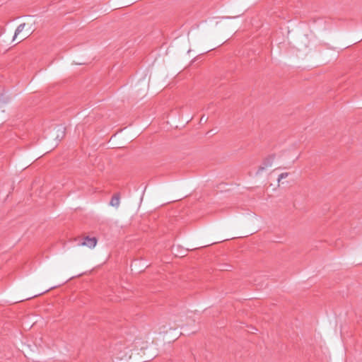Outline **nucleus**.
Returning <instances> with one entry per match:
<instances>
[{
    "instance_id": "5",
    "label": "nucleus",
    "mask_w": 362,
    "mask_h": 362,
    "mask_svg": "<svg viewBox=\"0 0 362 362\" xmlns=\"http://www.w3.org/2000/svg\"><path fill=\"white\" fill-rule=\"evenodd\" d=\"M288 175H289V173H283L280 174V175H279L278 179H277L278 182L279 183V182H280V181H281L282 179H284V178L287 177L288 176Z\"/></svg>"
},
{
    "instance_id": "3",
    "label": "nucleus",
    "mask_w": 362,
    "mask_h": 362,
    "mask_svg": "<svg viewBox=\"0 0 362 362\" xmlns=\"http://www.w3.org/2000/svg\"><path fill=\"white\" fill-rule=\"evenodd\" d=\"M25 26V23H21V24H20V25L17 27V28H16V31H15V34H14V36H13V41L16 40V38L17 35H18V34H20V33L23 30V29H24Z\"/></svg>"
},
{
    "instance_id": "4",
    "label": "nucleus",
    "mask_w": 362,
    "mask_h": 362,
    "mask_svg": "<svg viewBox=\"0 0 362 362\" xmlns=\"http://www.w3.org/2000/svg\"><path fill=\"white\" fill-rule=\"evenodd\" d=\"M119 194H115L110 202V204H119Z\"/></svg>"
},
{
    "instance_id": "6",
    "label": "nucleus",
    "mask_w": 362,
    "mask_h": 362,
    "mask_svg": "<svg viewBox=\"0 0 362 362\" xmlns=\"http://www.w3.org/2000/svg\"><path fill=\"white\" fill-rule=\"evenodd\" d=\"M177 201H179V199L173 200V201H171V202H167L166 204H173L174 202H177Z\"/></svg>"
},
{
    "instance_id": "7",
    "label": "nucleus",
    "mask_w": 362,
    "mask_h": 362,
    "mask_svg": "<svg viewBox=\"0 0 362 362\" xmlns=\"http://www.w3.org/2000/svg\"><path fill=\"white\" fill-rule=\"evenodd\" d=\"M206 119H205V118H204V115H203V116L202 117L201 119H200V122H202V121H205V122H206Z\"/></svg>"
},
{
    "instance_id": "1",
    "label": "nucleus",
    "mask_w": 362,
    "mask_h": 362,
    "mask_svg": "<svg viewBox=\"0 0 362 362\" xmlns=\"http://www.w3.org/2000/svg\"><path fill=\"white\" fill-rule=\"evenodd\" d=\"M275 159V154H271L266 157L262 162V164L258 168L257 171V174H260L262 171H264L267 168L272 166L274 160Z\"/></svg>"
},
{
    "instance_id": "2",
    "label": "nucleus",
    "mask_w": 362,
    "mask_h": 362,
    "mask_svg": "<svg viewBox=\"0 0 362 362\" xmlns=\"http://www.w3.org/2000/svg\"><path fill=\"white\" fill-rule=\"evenodd\" d=\"M97 244V239L95 237L90 238L86 236L83 238V241L79 243L78 245L81 246H87L89 248H93Z\"/></svg>"
}]
</instances>
